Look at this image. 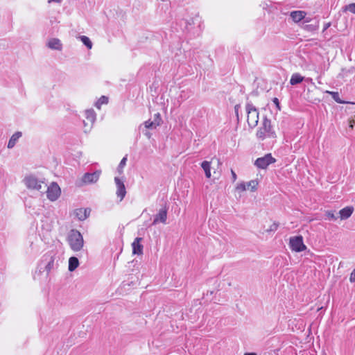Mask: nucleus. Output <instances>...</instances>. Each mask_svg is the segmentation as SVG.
I'll return each mask as SVG.
<instances>
[{"mask_svg": "<svg viewBox=\"0 0 355 355\" xmlns=\"http://www.w3.org/2000/svg\"><path fill=\"white\" fill-rule=\"evenodd\" d=\"M67 242L70 248L73 252H80L84 247V239L80 232L76 230H72L68 236Z\"/></svg>", "mask_w": 355, "mask_h": 355, "instance_id": "obj_2", "label": "nucleus"}, {"mask_svg": "<svg viewBox=\"0 0 355 355\" xmlns=\"http://www.w3.org/2000/svg\"><path fill=\"white\" fill-rule=\"evenodd\" d=\"M289 247L292 251L295 252H301L306 250V246L304 243L303 237L301 235L291 236L289 239Z\"/></svg>", "mask_w": 355, "mask_h": 355, "instance_id": "obj_6", "label": "nucleus"}, {"mask_svg": "<svg viewBox=\"0 0 355 355\" xmlns=\"http://www.w3.org/2000/svg\"><path fill=\"white\" fill-rule=\"evenodd\" d=\"M143 239L141 237H137L131 244L132 248V254L134 255H141L143 254L144 245L141 242Z\"/></svg>", "mask_w": 355, "mask_h": 355, "instance_id": "obj_13", "label": "nucleus"}, {"mask_svg": "<svg viewBox=\"0 0 355 355\" xmlns=\"http://www.w3.org/2000/svg\"><path fill=\"white\" fill-rule=\"evenodd\" d=\"M346 10H349L352 13L355 14V3H350L346 6Z\"/></svg>", "mask_w": 355, "mask_h": 355, "instance_id": "obj_28", "label": "nucleus"}, {"mask_svg": "<svg viewBox=\"0 0 355 355\" xmlns=\"http://www.w3.org/2000/svg\"><path fill=\"white\" fill-rule=\"evenodd\" d=\"M349 128L352 129L354 128L355 127V117L350 119L349 121Z\"/></svg>", "mask_w": 355, "mask_h": 355, "instance_id": "obj_31", "label": "nucleus"}, {"mask_svg": "<svg viewBox=\"0 0 355 355\" xmlns=\"http://www.w3.org/2000/svg\"><path fill=\"white\" fill-rule=\"evenodd\" d=\"M244 355H257L255 353H245Z\"/></svg>", "mask_w": 355, "mask_h": 355, "instance_id": "obj_38", "label": "nucleus"}, {"mask_svg": "<svg viewBox=\"0 0 355 355\" xmlns=\"http://www.w3.org/2000/svg\"><path fill=\"white\" fill-rule=\"evenodd\" d=\"M273 101H274L275 104H276V105H277V107L278 110H279V109H280V107H279V101H278V99H277V98H274V100H273Z\"/></svg>", "mask_w": 355, "mask_h": 355, "instance_id": "obj_33", "label": "nucleus"}, {"mask_svg": "<svg viewBox=\"0 0 355 355\" xmlns=\"http://www.w3.org/2000/svg\"><path fill=\"white\" fill-rule=\"evenodd\" d=\"M167 220V209L163 207L160 209L158 213L155 215L153 225H157L158 223L166 224Z\"/></svg>", "mask_w": 355, "mask_h": 355, "instance_id": "obj_11", "label": "nucleus"}, {"mask_svg": "<svg viewBox=\"0 0 355 355\" xmlns=\"http://www.w3.org/2000/svg\"><path fill=\"white\" fill-rule=\"evenodd\" d=\"M331 24L330 23H327L324 25V31L327 30L329 26H330Z\"/></svg>", "mask_w": 355, "mask_h": 355, "instance_id": "obj_36", "label": "nucleus"}, {"mask_svg": "<svg viewBox=\"0 0 355 355\" xmlns=\"http://www.w3.org/2000/svg\"><path fill=\"white\" fill-rule=\"evenodd\" d=\"M304 79V78L302 76H301L300 73H295L291 76L290 83L292 85H295L302 83Z\"/></svg>", "mask_w": 355, "mask_h": 355, "instance_id": "obj_20", "label": "nucleus"}, {"mask_svg": "<svg viewBox=\"0 0 355 355\" xmlns=\"http://www.w3.org/2000/svg\"><path fill=\"white\" fill-rule=\"evenodd\" d=\"M162 123L161 114L157 112L153 115V119H148L144 122V128L146 130H154L160 126ZM139 129H142V125L139 127Z\"/></svg>", "mask_w": 355, "mask_h": 355, "instance_id": "obj_7", "label": "nucleus"}, {"mask_svg": "<svg viewBox=\"0 0 355 355\" xmlns=\"http://www.w3.org/2000/svg\"><path fill=\"white\" fill-rule=\"evenodd\" d=\"M86 121H83L84 132L88 133L92 130L93 125L96 121V113L92 109L87 110L85 112Z\"/></svg>", "mask_w": 355, "mask_h": 355, "instance_id": "obj_10", "label": "nucleus"}, {"mask_svg": "<svg viewBox=\"0 0 355 355\" xmlns=\"http://www.w3.org/2000/svg\"><path fill=\"white\" fill-rule=\"evenodd\" d=\"M46 197L50 201H55L61 195V189L56 182H51L46 191Z\"/></svg>", "mask_w": 355, "mask_h": 355, "instance_id": "obj_8", "label": "nucleus"}, {"mask_svg": "<svg viewBox=\"0 0 355 355\" xmlns=\"http://www.w3.org/2000/svg\"><path fill=\"white\" fill-rule=\"evenodd\" d=\"M79 266V261L78 258L71 257L69 259L68 269L70 272L74 271Z\"/></svg>", "mask_w": 355, "mask_h": 355, "instance_id": "obj_19", "label": "nucleus"}, {"mask_svg": "<svg viewBox=\"0 0 355 355\" xmlns=\"http://www.w3.org/2000/svg\"><path fill=\"white\" fill-rule=\"evenodd\" d=\"M306 13L303 10H295L291 12L290 16L295 23H299L302 19H305V22H310V18H306Z\"/></svg>", "mask_w": 355, "mask_h": 355, "instance_id": "obj_12", "label": "nucleus"}, {"mask_svg": "<svg viewBox=\"0 0 355 355\" xmlns=\"http://www.w3.org/2000/svg\"><path fill=\"white\" fill-rule=\"evenodd\" d=\"M108 103V98L105 96H102L95 103V106L98 109H101L102 105H106Z\"/></svg>", "mask_w": 355, "mask_h": 355, "instance_id": "obj_25", "label": "nucleus"}, {"mask_svg": "<svg viewBox=\"0 0 355 355\" xmlns=\"http://www.w3.org/2000/svg\"><path fill=\"white\" fill-rule=\"evenodd\" d=\"M22 136L21 132L17 131L15 132L10 138L8 143V148L12 149L16 145L17 142L19 139V138Z\"/></svg>", "mask_w": 355, "mask_h": 355, "instance_id": "obj_17", "label": "nucleus"}, {"mask_svg": "<svg viewBox=\"0 0 355 355\" xmlns=\"http://www.w3.org/2000/svg\"><path fill=\"white\" fill-rule=\"evenodd\" d=\"M201 166L203 168L205 175L207 178H210L211 175V163L208 161H204L201 163Z\"/></svg>", "mask_w": 355, "mask_h": 355, "instance_id": "obj_22", "label": "nucleus"}, {"mask_svg": "<svg viewBox=\"0 0 355 355\" xmlns=\"http://www.w3.org/2000/svg\"><path fill=\"white\" fill-rule=\"evenodd\" d=\"M245 110L247 112V121L249 126L251 128L256 127L259 119L258 110L251 104L246 105Z\"/></svg>", "mask_w": 355, "mask_h": 355, "instance_id": "obj_5", "label": "nucleus"}, {"mask_svg": "<svg viewBox=\"0 0 355 355\" xmlns=\"http://www.w3.org/2000/svg\"><path fill=\"white\" fill-rule=\"evenodd\" d=\"M53 1H55V2H57V3H60L61 2V0H49L48 1V3H51V2Z\"/></svg>", "mask_w": 355, "mask_h": 355, "instance_id": "obj_35", "label": "nucleus"}, {"mask_svg": "<svg viewBox=\"0 0 355 355\" xmlns=\"http://www.w3.org/2000/svg\"><path fill=\"white\" fill-rule=\"evenodd\" d=\"M25 186L30 190L40 191L46 185L43 180L34 175H26L23 180Z\"/></svg>", "mask_w": 355, "mask_h": 355, "instance_id": "obj_3", "label": "nucleus"}, {"mask_svg": "<svg viewBox=\"0 0 355 355\" xmlns=\"http://www.w3.org/2000/svg\"><path fill=\"white\" fill-rule=\"evenodd\" d=\"M76 215L78 218V219L83 220L86 219L88 216L87 209H79L76 211Z\"/></svg>", "mask_w": 355, "mask_h": 355, "instance_id": "obj_23", "label": "nucleus"}, {"mask_svg": "<svg viewBox=\"0 0 355 355\" xmlns=\"http://www.w3.org/2000/svg\"><path fill=\"white\" fill-rule=\"evenodd\" d=\"M46 46L52 50L60 51L62 50V43L58 38H51L46 42Z\"/></svg>", "mask_w": 355, "mask_h": 355, "instance_id": "obj_16", "label": "nucleus"}, {"mask_svg": "<svg viewBox=\"0 0 355 355\" xmlns=\"http://www.w3.org/2000/svg\"><path fill=\"white\" fill-rule=\"evenodd\" d=\"M256 137L260 141L277 138V133L271 123V121L266 116L263 117L261 124L257 130Z\"/></svg>", "mask_w": 355, "mask_h": 355, "instance_id": "obj_1", "label": "nucleus"}, {"mask_svg": "<svg viewBox=\"0 0 355 355\" xmlns=\"http://www.w3.org/2000/svg\"><path fill=\"white\" fill-rule=\"evenodd\" d=\"M353 211H354V209L352 207H347L342 209L339 211L340 219L345 220V219L349 218L351 216V215L352 214Z\"/></svg>", "mask_w": 355, "mask_h": 355, "instance_id": "obj_18", "label": "nucleus"}, {"mask_svg": "<svg viewBox=\"0 0 355 355\" xmlns=\"http://www.w3.org/2000/svg\"><path fill=\"white\" fill-rule=\"evenodd\" d=\"M279 227V223L277 221L272 222L264 232L267 234L275 233Z\"/></svg>", "mask_w": 355, "mask_h": 355, "instance_id": "obj_21", "label": "nucleus"}, {"mask_svg": "<svg viewBox=\"0 0 355 355\" xmlns=\"http://www.w3.org/2000/svg\"><path fill=\"white\" fill-rule=\"evenodd\" d=\"M114 182L116 185V195L120 198V200H122L126 194L125 187L123 182L119 178L116 177Z\"/></svg>", "mask_w": 355, "mask_h": 355, "instance_id": "obj_15", "label": "nucleus"}, {"mask_svg": "<svg viewBox=\"0 0 355 355\" xmlns=\"http://www.w3.org/2000/svg\"><path fill=\"white\" fill-rule=\"evenodd\" d=\"M325 93L329 94L331 95L332 98L334 99V101L338 103H345V101H342L339 96V94L336 92H330V91H325Z\"/></svg>", "mask_w": 355, "mask_h": 355, "instance_id": "obj_26", "label": "nucleus"}, {"mask_svg": "<svg viewBox=\"0 0 355 355\" xmlns=\"http://www.w3.org/2000/svg\"><path fill=\"white\" fill-rule=\"evenodd\" d=\"M126 161H127V158L125 157L121 159V161L119 165L118 171L120 174H121L123 173V168L125 166V165L126 164Z\"/></svg>", "mask_w": 355, "mask_h": 355, "instance_id": "obj_27", "label": "nucleus"}, {"mask_svg": "<svg viewBox=\"0 0 355 355\" xmlns=\"http://www.w3.org/2000/svg\"><path fill=\"white\" fill-rule=\"evenodd\" d=\"M276 162L275 157H273L271 153H268L263 157L257 158L254 162V165L261 169H266L267 167Z\"/></svg>", "mask_w": 355, "mask_h": 355, "instance_id": "obj_9", "label": "nucleus"}, {"mask_svg": "<svg viewBox=\"0 0 355 355\" xmlns=\"http://www.w3.org/2000/svg\"><path fill=\"white\" fill-rule=\"evenodd\" d=\"M78 38L80 40L83 44L87 46L88 49H91L92 48L93 44L88 37L85 35H82L80 36Z\"/></svg>", "mask_w": 355, "mask_h": 355, "instance_id": "obj_24", "label": "nucleus"}, {"mask_svg": "<svg viewBox=\"0 0 355 355\" xmlns=\"http://www.w3.org/2000/svg\"><path fill=\"white\" fill-rule=\"evenodd\" d=\"M239 108H240V105H236L234 107L235 113H236V115L237 118H239Z\"/></svg>", "mask_w": 355, "mask_h": 355, "instance_id": "obj_32", "label": "nucleus"}, {"mask_svg": "<svg viewBox=\"0 0 355 355\" xmlns=\"http://www.w3.org/2000/svg\"><path fill=\"white\" fill-rule=\"evenodd\" d=\"M231 173H232V179H233V181H235L236 180V174L235 173V172L234 171L232 170L231 171Z\"/></svg>", "mask_w": 355, "mask_h": 355, "instance_id": "obj_34", "label": "nucleus"}, {"mask_svg": "<svg viewBox=\"0 0 355 355\" xmlns=\"http://www.w3.org/2000/svg\"><path fill=\"white\" fill-rule=\"evenodd\" d=\"M349 281L351 282H355V269H354L350 274Z\"/></svg>", "mask_w": 355, "mask_h": 355, "instance_id": "obj_29", "label": "nucleus"}, {"mask_svg": "<svg viewBox=\"0 0 355 355\" xmlns=\"http://www.w3.org/2000/svg\"><path fill=\"white\" fill-rule=\"evenodd\" d=\"M145 135L148 137V138H150V133L148 131H146L145 132Z\"/></svg>", "mask_w": 355, "mask_h": 355, "instance_id": "obj_37", "label": "nucleus"}, {"mask_svg": "<svg viewBox=\"0 0 355 355\" xmlns=\"http://www.w3.org/2000/svg\"><path fill=\"white\" fill-rule=\"evenodd\" d=\"M259 181L258 179L252 180L249 182H241L236 184L235 187V191L241 196V194L247 191L250 192H255L257 190Z\"/></svg>", "mask_w": 355, "mask_h": 355, "instance_id": "obj_4", "label": "nucleus"}, {"mask_svg": "<svg viewBox=\"0 0 355 355\" xmlns=\"http://www.w3.org/2000/svg\"><path fill=\"white\" fill-rule=\"evenodd\" d=\"M327 217H328L329 218H330V219H334V220H336V216H335V215H334V214L333 212L328 211V212L327 213Z\"/></svg>", "mask_w": 355, "mask_h": 355, "instance_id": "obj_30", "label": "nucleus"}, {"mask_svg": "<svg viewBox=\"0 0 355 355\" xmlns=\"http://www.w3.org/2000/svg\"><path fill=\"white\" fill-rule=\"evenodd\" d=\"M100 173V171H96L93 173H85L82 178L83 183L87 184L96 182L99 178Z\"/></svg>", "mask_w": 355, "mask_h": 355, "instance_id": "obj_14", "label": "nucleus"}]
</instances>
